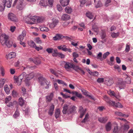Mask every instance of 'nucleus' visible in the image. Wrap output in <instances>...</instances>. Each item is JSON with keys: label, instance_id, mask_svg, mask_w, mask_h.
<instances>
[{"label": "nucleus", "instance_id": "5", "mask_svg": "<svg viewBox=\"0 0 133 133\" xmlns=\"http://www.w3.org/2000/svg\"><path fill=\"white\" fill-rule=\"evenodd\" d=\"M105 100L110 105H112L116 107L122 108L123 106L119 102L115 103L114 102L112 101L109 100V98L106 96L104 97Z\"/></svg>", "mask_w": 133, "mask_h": 133}, {"label": "nucleus", "instance_id": "34", "mask_svg": "<svg viewBox=\"0 0 133 133\" xmlns=\"http://www.w3.org/2000/svg\"><path fill=\"white\" fill-rule=\"evenodd\" d=\"M58 53L59 52H58L57 50V49H54L53 50L52 52V55L54 57H57V56Z\"/></svg>", "mask_w": 133, "mask_h": 133}, {"label": "nucleus", "instance_id": "61", "mask_svg": "<svg viewBox=\"0 0 133 133\" xmlns=\"http://www.w3.org/2000/svg\"><path fill=\"white\" fill-rule=\"evenodd\" d=\"M57 56H58L62 58H64L65 57L64 55L60 52L58 53Z\"/></svg>", "mask_w": 133, "mask_h": 133}, {"label": "nucleus", "instance_id": "41", "mask_svg": "<svg viewBox=\"0 0 133 133\" xmlns=\"http://www.w3.org/2000/svg\"><path fill=\"white\" fill-rule=\"evenodd\" d=\"M19 105L21 106H23L24 104V102L23 99L21 97L19 99Z\"/></svg>", "mask_w": 133, "mask_h": 133}, {"label": "nucleus", "instance_id": "45", "mask_svg": "<svg viewBox=\"0 0 133 133\" xmlns=\"http://www.w3.org/2000/svg\"><path fill=\"white\" fill-rule=\"evenodd\" d=\"M81 91L83 93V94L84 95H85L88 97H90V95H89L88 94V92L86 90H82Z\"/></svg>", "mask_w": 133, "mask_h": 133}, {"label": "nucleus", "instance_id": "32", "mask_svg": "<svg viewBox=\"0 0 133 133\" xmlns=\"http://www.w3.org/2000/svg\"><path fill=\"white\" fill-rule=\"evenodd\" d=\"M119 32H118L117 33H115L114 32H112L111 33V36L112 38H117L118 37L119 35Z\"/></svg>", "mask_w": 133, "mask_h": 133}, {"label": "nucleus", "instance_id": "54", "mask_svg": "<svg viewBox=\"0 0 133 133\" xmlns=\"http://www.w3.org/2000/svg\"><path fill=\"white\" fill-rule=\"evenodd\" d=\"M1 75L2 76H4L5 75V71L4 68L1 67L0 68Z\"/></svg>", "mask_w": 133, "mask_h": 133}, {"label": "nucleus", "instance_id": "26", "mask_svg": "<svg viewBox=\"0 0 133 133\" xmlns=\"http://www.w3.org/2000/svg\"><path fill=\"white\" fill-rule=\"evenodd\" d=\"M66 46L65 45H62L58 46L57 48L59 49H62L64 51H68L70 52V50L66 48Z\"/></svg>", "mask_w": 133, "mask_h": 133}, {"label": "nucleus", "instance_id": "49", "mask_svg": "<svg viewBox=\"0 0 133 133\" xmlns=\"http://www.w3.org/2000/svg\"><path fill=\"white\" fill-rule=\"evenodd\" d=\"M127 76V77L125 79V81L127 84H130L131 82V79L128 76Z\"/></svg>", "mask_w": 133, "mask_h": 133}, {"label": "nucleus", "instance_id": "56", "mask_svg": "<svg viewBox=\"0 0 133 133\" xmlns=\"http://www.w3.org/2000/svg\"><path fill=\"white\" fill-rule=\"evenodd\" d=\"M60 94L63 96V97L64 98H70V96L67 95L65 94H64L62 92H61L60 93Z\"/></svg>", "mask_w": 133, "mask_h": 133}, {"label": "nucleus", "instance_id": "60", "mask_svg": "<svg viewBox=\"0 0 133 133\" xmlns=\"http://www.w3.org/2000/svg\"><path fill=\"white\" fill-rule=\"evenodd\" d=\"M57 37H58V39H59L61 38H64V36L60 34H57L56 35Z\"/></svg>", "mask_w": 133, "mask_h": 133}, {"label": "nucleus", "instance_id": "55", "mask_svg": "<svg viewBox=\"0 0 133 133\" xmlns=\"http://www.w3.org/2000/svg\"><path fill=\"white\" fill-rule=\"evenodd\" d=\"M114 68L115 69H117L118 71L119 72L121 71V69L120 67L118 65H115L114 66Z\"/></svg>", "mask_w": 133, "mask_h": 133}, {"label": "nucleus", "instance_id": "53", "mask_svg": "<svg viewBox=\"0 0 133 133\" xmlns=\"http://www.w3.org/2000/svg\"><path fill=\"white\" fill-rule=\"evenodd\" d=\"M48 5L50 7H51L53 5V0H48Z\"/></svg>", "mask_w": 133, "mask_h": 133}, {"label": "nucleus", "instance_id": "20", "mask_svg": "<svg viewBox=\"0 0 133 133\" xmlns=\"http://www.w3.org/2000/svg\"><path fill=\"white\" fill-rule=\"evenodd\" d=\"M108 118L107 117H100L98 118V121L100 123H105L108 120Z\"/></svg>", "mask_w": 133, "mask_h": 133}, {"label": "nucleus", "instance_id": "52", "mask_svg": "<svg viewBox=\"0 0 133 133\" xmlns=\"http://www.w3.org/2000/svg\"><path fill=\"white\" fill-rule=\"evenodd\" d=\"M54 49L52 48H48L46 50V51L49 54L52 53Z\"/></svg>", "mask_w": 133, "mask_h": 133}, {"label": "nucleus", "instance_id": "7", "mask_svg": "<svg viewBox=\"0 0 133 133\" xmlns=\"http://www.w3.org/2000/svg\"><path fill=\"white\" fill-rule=\"evenodd\" d=\"M23 0H15L12 6H14L17 3V8L19 10H22L24 8L25 5L23 3Z\"/></svg>", "mask_w": 133, "mask_h": 133}, {"label": "nucleus", "instance_id": "25", "mask_svg": "<svg viewBox=\"0 0 133 133\" xmlns=\"http://www.w3.org/2000/svg\"><path fill=\"white\" fill-rule=\"evenodd\" d=\"M115 114L117 116H122L124 117H127L129 116L128 115L124 114L120 112H115Z\"/></svg>", "mask_w": 133, "mask_h": 133}, {"label": "nucleus", "instance_id": "47", "mask_svg": "<svg viewBox=\"0 0 133 133\" xmlns=\"http://www.w3.org/2000/svg\"><path fill=\"white\" fill-rule=\"evenodd\" d=\"M37 44H40L42 43V42L40 38L38 37L35 40Z\"/></svg>", "mask_w": 133, "mask_h": 133}, {"label": "nucleus", "instance_id": "46", "mask_svg": "<svg viewBox=\"0 0 133 133\" xmlns=\"http://www.w3.org/2000/svg\"><path fill=\"white\" fill-rule=\"evenodd\" d=\"M40 30L42 31L47 32L49 31V29L45 27H43L40 28Z\"/></svg>", "mask_w": 133, "mask_h": 133}, {"label": "nucleus", "instance_id": "30", "mask_svg": "<svg viewBox=\"0 0 133 133\" xmlns=\"http://www.w3.org/2000/svg\"><path fill=\"white\" fill-rule=\"evenodd\" d=\"M36 67V66H31L28 65H26L25 67L22 66V67L24 68V69H25L26 70H28L30 69H31V70H33L35 69Z\"/></svg>", "mask_w": 133, "mask_h": 133}, {"label": "nucleus", "instance_id": "3", "mask_svg": "<svg viewBox=\"0 0 133 133\" xmlns=\"http://www.w3.org/2000/svg\"><path fill=\"white\" fill-rule=\"evenodd\" d=\"M9 37L5 34L3 33L0 37V42L2 45L5 44L8 48H10L12 46V42L11 41L8 40Z\"/></svg>", "mask_w": 133, "mask_h": 133}, {"label": "nucleus", "instance_id": "21", "mask_svg": "<svg viewBox=\"0 0 133 133\" xmlns=\"http://www.w3.org/2000/svg\"><path fill=\"white\" fill-rule=\"evenodd\" d=\"M60 2L62 6H65L68 4L69 0H60Z\"/></svg>", "mask_w": 133, "mask_h": 133}, {"label": "nucleus", "instance_id": "18", "mask_svg": "<svg viewBox=\"0 0 133 133\" xmlns=\"http://www.w3.org/2000/svg\"><path fill=\"white\" fill-rule=\"evenodd\" d=\"M26 32L25 30H23L22 31V34L20 35L18 37V39L20 42H22L24 39V37L25 36Z\"/></svg>", "mask_w": 133, "mask_h": 133}, {"label": "nucleus", "instance_id": "37", "mask_svg": "<svg viewBox=\"0 0 133 133\" xmlns=\"http://www.w3.org/2000/svg\"><path fill=\"white\" fill-rule=\"evenodd\" d=\"M86 16L90 19H92L93 18V16L91 13L90 12H88L86 13Z\"/></svg>", "mask_w": 133, "mask_h": 133}, {"label": "nucleus", "instance_id": "36", "mask_svg": "<svg viewBox=\"0 0 133 133\" xmlns=\"http://www.w3.org/2000/svg\"><path fill=\"white\" fill-rule=\"evenodd\" d=\"M72 94H75L77 97L80 98H82V95L81 94L78 93L76 91H73L72 92Z\"/></svg>", "mask_w": 133, "mask_h": 133}, {"label": "nucleus", "instance_id": "2", "mask_svg": "<svg viewBox=\"0 0 133 133\" xmlns=\"http://www.w3.org/2000/svg\"><path fill=\"white\" fill-rule=\"evenodd\" d=\"M76 108L74 105L69 104H65L63 105L62 112L63 114H72L76 112Z\"/></svg>", "mask_w": 133, "mask_h": 133}, {"label": "nucleus", "instance_id": "16", "mask_svg": "<svg viewBox=\"0 0 133 133\" xmlns=\"http://www.w3.org/2000/svg\"><path fill=\"white\" fill-rule=\"evenodd\" d=\"M115 125L116 126L114 127L112 133H120L121 131V129L119 128L118 124L116 123H115Z\"/></svg>", "mask_w": 133, "mask_h": 133}, {"label": "nucleus", "instance_id": "63", "mask_svg": "<svg viewBox=\"0 0 133 133\" xmlns=\"http://www.w3.org/2000/svg\"><path fill=\"white\" fill-rule=\"evenodd\" d=\"M102 54L101 52H99L97 55V58H98L99 59H101L102 58Z\"/></svg>", "mask_w": 133, "mask_h": 133}, {"label": "nucleus", "instance_id": "12", "mask_svg": "<svg viewBox=\"0 0 133 133\" xmlns=\"http://www.w3.org/2000/svg\"><path fill=\"white\" fill-rule=\"evenodd\" d=\"M29 61H30L33 62L35 64L37 65L39 64L41 62L40 59L37 57L35 58L34 59L32 58H30L29 59Z\"/></svg>", "mask_w": 133, "mask_h": 133}, {"label": "nucleus", "instance_id": "14", "mask_svg": "<svg viewBox=\"0 0 133 133\" xmlns=\"http://www.w3.org/2000/svg\"><path fill=\"white\" fill-rule=\"evenodd\" d=\"M104 83L108 86H110L113 84L114 82L112 79L107 78L104 81Z\"/></svg>", "mask_w": 133, "mask_h": 133}, {"label": "nucleus", "instance_id": "23", "mask_svg": "<svg viewBox=\"0 0 133 133\" xmlns=\"http://www.w3.org/2000/svg\"><path fill=\"white\" fill-rule=\"evenodd\" d=\"M70 18V16L66 14H63L62 16L61 19L64 21H66L69 19Z\"/></svg>", "mask_w": 133, "mask_h": 133}, {"label": "nucleus", "instance_id": "44", "mask_svg": "<svg viewBox=\"0 0 133 133\" xmlns=\"http://www.w3.org/2000/svg\"><path fill=\"white\" fill-rule=\"evenodd\" d=\"M73 66H74L72 69L75 70L78 72H79L80 69L81 68H79L78 66H75V65L74 64Z\"/></svg>", "mask_w": 133, "mask_h": 133}, {"label": "nucleus", "instance_id": "6", "mask_svg": "<svg viewBox=\"0 0 133 133\" xmlns=\"http://www.w3.org/2000/svg\"><path fill=\"white\" fill-rule=\"evenodd\" d=\"M115 86L120 90L124 89L125 87V83L122 78H119L116 82Z\"/></svg>", "mask_w": 133, "mask_h": 133}, {"label": "nucleus", "instance_id": "15", "mask_svg": "<svg viewBox=\"0 0 133 133\" xmlns=\"http://www.w3.org/2000/svg\"><path fill=\"white\" fill-rule=\"evenodd\" d=\"M54 96L53 93L52 92L46 96V102H50L52 100Z\"/></svg>", "mask_w": 133, "mask_h": 133}, {"label": "nucleus", "instance_id": "39", "mask_svg": "<svg viewBox=\"0 0 133 133\" xmlns=\"http://www.w3.org/2000/svg\"><path fill=\"white\" fill-rule=\"evenodd\" d=\"M65 12L68 14L70 13L72 11V9L70 8L67 6L66 7L65 9Z\"/></svg>", "mask_w": 133, "mask_h": 133}, {"label": "nucleus", "instance_id": "43", "mask_svg": "<svg viewBox=\"0 0 133 133\" xmlns=\"http://www.w3.org/2000/svg\"><path fill=\"white\" fill-rule=\"evenodd\" d=\"M19 114L18 110V109H17L15 113L13 115V117L15 118H16L18 116Z\"/></svg>", "mask_w": 133, "mask_h": 133}, {"label": "nucleus", "instance_id": "29", "mask_svg": "<svg viewBox=\"0 0 133 133\" xmlns=\"http://www.w3.org/2000/svg\"><path fill=\"white\" fill-rule=\"evenodd\" d=\"M2 3H1V5H0V11H2L4 10V8L5 6V4L6 2V0H4L3 2H2Z\"/></svg>", "mask_w": 133, "mask_h": 133}, {"label": "nucleus", "instance_id": "62", "mask_svg": "<svg viewBox=\"0 0 133 133\" xmlns=\"http://www.w3.org/2000/svg\"><path fill=\"white\" fill-rule=\"evenodd\" d=\"M104 81V79L103 78H98L97 80V81L99 83L103 82Z\"/></svg>", "mask_w": 133, "mask_h": 133}, {"label": "nucleus", "instance_id": "19", "mask_svg": "<svg viewBox=\"0 0 133 133\" xmlns=\"http://www.w3.org/2000/svg\"><path fill=\"white\" fill-rule=\"evenodd\" d=\"M129 128V126L128 125L125 124L121 126V128L122 131L123 132H126Z\"/></svg>", "mask_w": 133, "mask_h": 133}, {"label": "nucleus", "instance_id": "57", "mask_svg": "<svg viewBox=\"0 0 133 133\" xmlns=\"http://www.w3.org/2000/svg\"><path fill=\"white\" fill-rule=\"evenodd\" d=\"M111 2V0H105V5L106 6H107L109 5V4Z\"/></svg>", "mask_w": 133, "mask_h": 133}, {"label": "nucleus", "instance_id": "48", "mask_svg": "<svg viewBox=\"0 0 133 133\" xmlns=\"http://www.w3.org/2000/svg\"><path fill=\"white\" fill-rule=\"evenodd\" d=\"M12 0H8L6 2L7 6L8 8H10L11 6Z\"/></svg>", "mask_w": 133, "mask_h": 133}, {"label": "nucleus", "instance_id": "27", "mask_svg": "<svg viewBox=\"0 0 133 133\" xmlns=\"http://www.w3.org/2000/svg\"><path fill=\"white\" fill-rule=\"evenodd\" d=\"M16 55V53L15 52H10L7 56V58L11 59L15 58Z\"/></svg>", "mask_w": 133, "mask_h": 133}, {"label": "nucleus", "instance_id": "38", "mask_svg": "<svg viewBox=\"0 0 133 133\" xmlns=\"http://www.w3.org/2000/svg\"><path fill=\"white\" fill-rule=\"evenodd\" d=\"M39 4L41 6H46V2L45 0H42L40 1Z\"/></svg>", "mask_w": 133, "mask_h": 133}, {"label": "nucleus", "instance_id": "8", "mask_svg": "<svg viewBox=\"0 0 133 133\" xmlns=\"http://www.w3.org/2000/svg\"><path fill=\"white\" fill-rule=\"evenodd\" d=\"M37 16H32L31 18H30L29 17H25L24 19H25V21L26 23L28 24H34L31 21H32L33 22L37 21Z\"/></svg>", "mask_w": 133, "mask_h": 133}, {"label": "nucleus", "instance_id": "59", "mask_svg": "<svg viewBox=\"0 0 133 133\" xmlns=\"http://www.w3.org/2000/svg\"><path fill=\"white\" fill-rule=\"evenodd\" d=\"M130 49V46L127 44H126V48L125 50V51L126 52H128L129 51Z\"/></svg>", "mask_w": 133, "mask_h": 133}, {"label": "nucleus", "instance_id": "22", "mask_svg": "<svg viewBox=\"0 0 133 133\" xmlns=\"http://www.w3.org/2000/svg\"><path fill=\"white\" fill-rule=\"evenodd\" d=\"M54 108V105L53 104H52L50 107L49 111L48 112L49 115L50 116H52V115Z\"/></svg>", "mask_w": 133, "mask_h": 133}, {"label": "nucleus", "instance_id": "4", "mask_svg": "<svg viewBox=\"0 0 133 133\" xmlns=\"http://www.w3.org/2000/svg\"><path fill=\"white\" fill-rule=\"evenodd\" d=\"M39 83L44 88L48 89L49 86V81H47L42 76H40L38 78Z\"/></svg>", "mask_w": 133, "mask_h": 133}, {"label": "nucleus", "instance_id": "31", "mask_svg": "<svg viewBox=\"0 0 133 133\" xmlns=\"http://www.w3.org/2000/svg\"><path fill=\"white\" fill-rule=\"evenodd\" d=\"M4 90L5 92L8 94L10 93V89L8 87V86L7 85H5L4 87Z\"/></svg>", "mask_w": 133, "mask_h": 133}, {"label": "nucleus", "instance_id": "51", "mask_svg": "<svg viewBox=\"0 0 133 133\" xmlns=\"http://www.w3.org/2000/svg\"><path fill=\"white\" fill-rule=\"evenodd\" d=\"M110 54V53L109 52L104 53L103 55V58L104 59H105Z\"/></svg>", "mask_w": 133, "mask_h": 133}, {"label": "nucleus", "instance_id": "35", "mask_svg": "<svg viewBox=\"0 0 133 133\" xmlns=\"http://www.w3.org/2000/svg\"><path fill=\"white\" fill-rule=\"evenodd\" d=\"M28 45L31 47L35 48L36 45L35 43L32 41H30L28 42Z\"/></svg>", "mask_w": 133, "mask_h": 133}, {"label": "nucleus", "instance_id": "50", "mask_svg": "<svg viewBox=\"0 0 133 133\" xmlns=\"http://www.w3.org/2000/svg\"><path fill=\"white\" fill-rule=\"evenodd\" d=\"M50 70L52 74L55 75L56 76L58 77V76L57 72L54 70L52 69H50Z\"/></svg>", "mask_w": 133, "mask_h": 133}, {"label": "nucleus", "instance_id": "58", "mask_svg": "<svg viewBox=\"0 0 133 133\" xmlns=\"http://www.w3.org/2000/svg\"><path fill=\"white\" fill-rule=\"evenodd\" d=\"M35 48L36 50L38 51H39V50H42L43 49V47L41 46H39L37 47L36 45Z\"/></svg>", "mask_w": 133, "mask_h": 133}, {"label": "nucleus", "instance_id": "33", "mask_svg": "<svg viewBox=\"0 0 133 133\" xmlns=\"http://www.w3.org/2000/svg\"><path fill=\"white\" fill-rule=\"evenodd\" d=\"M60 114V110L59 109H56L55 113V117L56 118H57L59 116Z\"/></svg>", "mask_w": 133, "mask_h": 133}, {"label": "nucleus", "instance_id": "13", "mask_svg": "<svg viewBox=\"0 0 133 133\" xmlns=\"http://www.w3.org/2000/svg\"><path fill=\"white\" fill-rule=\"evenodd\" d=\"M11 99V97L9 96L6 97L5 99V103L7 104V105L9 107H11L14 105V103L10 102Z\"/></svg>", "mask_w": 133, "mask_h": 133}, {"label": "nucleus", "instance_id": "1", "mask_svg": "<svg viewBox=\"0 0 133 133\" xmlns=\"http://www.w3.org/2000/svg\"><path fill=\"white\" fill-rule=\"evenodd\" d=\"M34 76V74L33 72H31L28 74H26L25 72H24L18 77L17 76H14V82L15 83H17L18 85H20L21 84L22 80H24L25 82H28L32 79Z\"/></svg>", "mask_w": 133, "mask_h": 133}, {"label": "nucleus", "instance_id": "64", "mask_svg": "<svg viewBox=\"0 0 133 133\" xmlns=\"http://www.w3.org/2000/svg\"><path fill=\"white\" fill-rule=\"evenodd\" d=\"M16 27L15 26H11L10 27V30L12 32H13L16 29Z\"/></svg>", "mask_w": 133, "mask_h": 133}, {"label": "nucleus", "instance_id": "24", "mask_svg": "<svg viewBox=\"0 0 133 133\" xmlns=\"http://www.w3.org/2000/svg\"><path fill=\"white\" fill-rule=\"evenodd\" d=\"M112 124L111 122H109L106 125L105 128L106 131H110L111 129Z\"/></svg>", "mask_w": 133, "mask_h": 133}, {"label": "nucleus", "instance_id": "28", "mask_svg": "<svg viewBox=\"0 0 133 133\" xmlns=\"http://www.w3.org/2000/svg\"><path fill=\"white\" fill-rule=\"evenodd\" d=\"M37 23H40L43 22L44 21V17L37 16Z\"/></svg>", "mask_w": 133, "mask_h": 133}, {"label": "nucleus", "instance_id": "10", "mask_svg": "<svg viewBox=\"0 0 133 133\" xmlns=\"http://www.w3.org/2000/svg\"><path fill=\"white\" fill-rule=\"evenodd\" d=\"M58 23L59 21L57 19L55 18H53L49 24V27L51 29L54 28L56 26Z\"/></svg>", "mask_w": 133, "mask_h": 133}, {"label": "nucleus", "instance_id": "11", "mask_svg": "<svg viewBox=\"0 0 133 133\" xmlns=\"http://www.w3.org/2000/svg\"><path fill=\"white\" fill-rule=\"evenodd\" d=\"M8 18L10 20L14 22L17 21V19L16 15L12 13H10L8 14Z\"/></svg>", "mask_w": 133, "mask_h": 133}, {"label": "nucleus", "instance_id": "40", "mask_svg": "<svg viewBox=\"0 0 133 133\" xmlns=\"http://www.w3.org/2000/svg\"><path fill=\"white\" fill-rule=\"evenodd\" d=\"M5 80L4 79H0V88L2 87L4 85Z\"/></svg>", "mask_w": 133, "mask_h": 133}, {"label": "nucleus", "instance_id": "17", "mask_svg": "<svg viewBox=\"0 0 133 133\" xmlns=\"http://www.w3.org/2000/svg\"><path fill=\"white\" fill-rule=\"evenodd\" d=\"M86 109L84 110L83 107L82 106H80L79 107V112L80 114V117L82 118L85 113Z\"/></svg>", "mask_w": 133, "mask_h": 133}, {"label": "nucleus", "instance_id": "42", "mask_svg": "<svg viewBox=\"0 0 133 133\" xmlns=\"http://www.w3.org/2000/svg\"><path fill=\"white\" fill-rule=\"evenodd\" d=\"M102 5L101 2V1H99L95 4V6L96 8H99Z\"/></svg>", "mask_w": 133, "mask_h": 133}, {"label": "nucleus", "instance_id": "9", "mask_svg": "<svg viewBox=\"0 0 133 133\" xmlns=\"http://www.w3.org/2000/svg\"><path fill=\"white\" fill-rule=\"evenodd\" d=\"M62 63L64 65V68L67 71H70L73 67V63L68 62H63Z\"/></svg>", "mask_w": 133, "mask_h": 133}]
</instances>
